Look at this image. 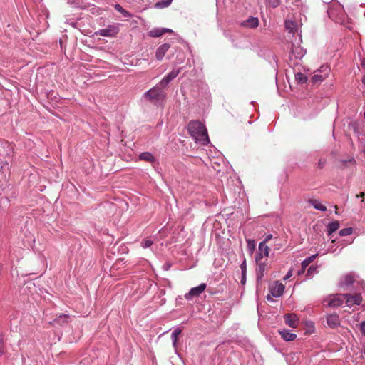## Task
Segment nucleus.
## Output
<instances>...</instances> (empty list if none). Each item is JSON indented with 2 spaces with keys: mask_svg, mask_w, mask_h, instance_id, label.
<instances>
[{
  "mask_svg": "<svg viewBox=\"0 0 365 365\" xmlns=\"http://www.w3.org/2000/svg\"><path fill=\"white\" fill-rule=\"evenodd\" d=\"M187 129L189 133L197 141H202L203 144H207L210 141L207 129L201 121H190L187 125Z\"/></svg>",
  "mask_w": 365,
  "mask_h": 365,
  "instance_id": "obj_1",
  "label": "nucleus"
},
{
  "mask_svg": "<svg viewBox=\"0 0 365 365\" xmlns=\"http://www.w3.org/2000/svg\"><path fill=\"white\" fill-rule=\"evenodd\" d=\"M145 96L150 101H158L165 98V94L163 90H161L160 86H159V84L158 86L148 90V91L145 93Z\"/></svg>",
  "mask_w": 365,
  "mask_h": 365,
  "instance_id": "obj_2",
  "label": "nucleus"
},
{
  "mask_svg": "<svg viewBox=\"0 0 365 365\" xmlns=\"http://www.w3.org/2000/svg\"><path fill=\"white\" fill-rule=\"evenodd\" d=\"M345 294H336L329 297L325 301L327 302V305L329 307H339L345 302Z\"/></svg>",
  "mask_w": 365,
  "mask_h": 365,
  "instance_id": "obj_3",
  "label": "nucleus"
},
{
  "mask_svg": "<svg viewBox=\"0 0 365 365\" xmlns=\"http://www.w3.org/2000/svg\"><path fill=\"white\" fill-rule=\"evenodd\" d=\"M285 289L284 285L279 281H275L269 287V292L273 297H280Z\"/></svg>",
  "mask_w": 365,
  "mask_h": 365,
  "instance_id": "obj_4",
  "label": "nucleus"
},
{
  "mask_svg": "<svg viewBox=\"0 0 365 365\" xmlns=\"http://www.w3.org/2000/svg\"><path fill=\"white\" fill-rule=\"evenodd\" d=\"M205 289V283H201L196 287L191 288L189 292L185 294V298L187 299V300H191V299L193 297H196V296L200 295V294L202 293Z\"/></svg>",
  "mask_w": 365,
  "mask_h": 365,
  "instance_id": "obj_5",
  "label": "nucleus"
},
{
  "mask_svg": "<svg viewBox=\"0 0 365 365\" xmlns=\"http://www.w3.org/2000/svg\"><path fill=\"white\" fill-rule=\"evenodd\" d=\"M346 299H345V303L346 305L351 306L355 305H359L360 303L362 302V297L359 293H354V294H345Z\"/></svg>",
  "mask_w": 365,
  "mask_h": 365,
  "instance_id": "obj_6",
  "label": "nucleus"
},
{
  "mask_svg": "<svg viewBox=\"0 0 365 365\" xmlns=\"http://www.w3.org/2000/svg\"><path fill=\"white\" fill-rule=\"evenodd\" d=\"M14 152V147L9 141L0 140V155L9 156Z\"/></svg>",
  "mask_w": 365,
  "mask_h": 365,
  "instance_id": "obj_7",
  "label": "nucleus"
},
{
  "mask_svg": "<svg viewBox=\"0 0 365 365\" xmlns=\"http://www.w3.org/2000/svg\"><path fill=\"white\" fill-rule=\"evenodd\" d=\"M118 31L119 30L117 26H108L107 28L101 29V30L96 31V34L101 36H115L118 33Z\"/></svg>",
  "mask_w": 365,
  "mask_h": 365,
  "instance_id": "obj_8",
  "label": "nucleus"
},
{
  "mask_svg": "<svg viewBox=\"0 0 365 365\" xmlns=\"http://www.w3.org/2000/svg\"><path fill=\"white\" fill-rule=\"evenodd\" d=\"M286 324L290 327H297L299 323V319L295 314H288L284 315Z\"/></svg>",
  "mask_w": 365,
  "mask_h": 365,
  "instance_id": "obj_9",
  "label": "nucleus"
},
{
  "mask_svg": "<svg viewBox=\"0 0 365 365\" xmlns=\"http://www.w3.org/2000/svg\"><path fill=\"white\" fill-rule=\"evenodd\" d=\"M240 24L242 26L249 27L250 29H256V27H257L259 24V21L258 18H255V16H250L249 19L242 21Z\"/></svg>",
  "mask_w": 365,
  "mask_h": 365,
  "instance_id": "obj_10",
  "label": "nucleus"
},
{
  "mask_svg": "<svg viewBox=\"0 0 365 365\" xmlns=\"http://www.w3.org/2000/svg\"><path fill=\"white\" fill-rule=\"evenodd\" d=\"M327 324L331 327L335 328L337 327L340 324V317L336 314H329L327 317Z\"/></svg>",
  "mask_w": 365,
  "mask_h": 365,
  "instance_id": "obj_11",
  "label": "nucleus"
},
{
  "mask_svg": "<svg viewBox=\"0 0 365 365\" xmlns=\"http://www.w3.org/2000/svg\"><path fill=\"white\" fill-rule=\"evenodd\" d=\"M169 48V43H163V45L160 46L155 51V58L158 59V61H161L163 56H165L166 52L168 51Z\"/></svg>",
  "mask_w": 365,
  "mask_h": 365,
  "instance_id": "obj_12",
  "label": "nucleus"
},
{
  "mask_svg": "<svg viewBox=\"0 0 365 365\" xmlns=\"http://www.w3.org/2000/svg\"><path fill=\"white\" fill-rule=\"evenodd\" d=\"M279 333L280 334L281 336L287 341H289V340L295 339L297 336L295 334H293V332L291 331H288V329H280Z\"/></svg>",
  "mask_w": 365,
  "mask_h": 365,
  "instance_id": "obj_13",
  "label": "nucleus"
},
{
  "mask_svg": "<svg viewBox=\"0 0 365 365\" xmlns=\"http://www.w3.org/2000/svg\"><path fill=\"white\" fill-rule=\"evenodd\" d=\"M340 227V222L339 221H334L329 222L327 226V234L331 236L333 232H336Z\"/></svg>",
  "mask_w": 365,
  "mask_h": 365,
  "instance_id": "obj_14",
  "label": "nucleus"
},
{
  "mask_svg": "<svg viewBox=\"0 0 365 365\" xmlns=\"http://www.w3.org/2000/svg\"><path fill=\"white\" fill-rule=\"evenodd\" d=\"M308 202H309L310 205H313V207H315L316 210H322V212H325V210H327L326 205L321 204V202L318 201V200L310 199L308 200Z\"/></svg>",
  "mask_w": 365,
  "mask_h": 365,
  "instance_id": "obj_15",
  "label": "nucleus"
},
{
  "mask_svg": "<svg viewBox=\"0 0 365 365\" xmlns=\"http://www.w3.org/2000/svg\"><path fill=\"white\" fill-rule=\"evenodd\" d=\"M285 29L287 31H289V32H294L297 31V24L295 23V21H290V19H288L287 21H285Z\"/></svg>",
  "mask_w": 365,
  "mask_h": 365,
  "instance_id": "obj_16",
  "label": "nucleus"
},
{
  "mask_svg": "<svg viewBox=\"0 0 365 365\" xmlns=\"http://www.w3.org/2000/svg\"><path fill=\"white\" fill-rule=\"evenodd\" d=\"M269 250H270L269 247L267 245V243L264 241V240L259 243V250L262 252V257L263 256H266V257L269 256Z\"/></svg>",
  "mask_w": 365,
  "mask_h": 365,
  "instance_id": "obj_17",
  "label": "nucleus"
},
{
  "mask_svg": "<svg viewBox=\"0 0 365 365\" xmlns=\"http://www.w3.org/2000/svg\"><path fill=\"white\" fill-rule=\"evenodd\" d=\"M317 256V254H314V255H311L308 257V258L304 259V260L302 262L301 264L302 266V272H305L307 267H308L309 264L315 259Z\"/></svg>",
  "mask_w": 365,
  "mask_h": 365,
  "instance_id": "obj_18",
  "label": "nucleus"
},
{
  "mask_svg": "<svg viewBox=\"0 0 365 365\" xmlns=\"http://www.w3.org/2000/svg\"><path fill=\"white\" fill-rule=\"evenodd\" d=\"M139 158L141 160L153 162L155 161V156L150 153H142L139 155Z\"/></svg>",
  "mask_w": 365,
  "mask_h": 365,
  "instance_id": "obj_19",
  "label": "nucleus"
},
{
  "mask_svg": "<svg viewBox=\"0 0 365 365\" xmlns=\"http://www.w3.org/2000/svg\"><path fill=\"white\" fill-rule=\"evenodd\" d=\"M264 270H265V264L264 263H259L257 264V280H261V279L264 276Z\"/></svg>",
  "mask_w": 365,
  "mask_h": 365,
  "instance_id": "obj_20",
  "label": "nucleus"
},
{
  "mask_svg": "<svg viewBox=\"0 0 365 365\" xmlns=\"http://www.w3.org/2000/svg\"><path fill=\"white\" fill-rule=\"evenodd\" d=\"M68 318H69V315L61 314V315H59L58 317H56V319H55L53 320V322L56 323L57 324H59V325H63L64 323L68 322Z\"/></svg>",
  "mask_w": 365,
  "mask_h": 365,
  "instance_id": "obj_21",
  "label": "nucleus"
},
{
  "mask_svg": "<svg viewBox=\"0 0 365 365\" xmlns=\"http://www.w3.org/2000/svg\"><path fill=\"white\" fill-rule=\"evenodd\" d=\"M355 279L353 275L351 274H348L345 276L344 281L342 282V285L344 286H349L351 285V284H354Z\"/></svg>",
  "mask_w": 365,
  "mask_h": 365,
  "instance_id": "obj_22",
  "label": "nucleus"
},
{
  "mask_svg": "<svg viewBox=\"0 0 365 365\" xmlns=\"http://www.w3.org/2000/svg\"><path fill=\"white\" fill-rule=\"evenodd\" d=\"M181 332H182V331L180 329H174V331L172 332L171 338L173 339V344L174 346H176L177 341H178V337L179 334H181Z\"/></svg>",
  "mask_w": 365,
  "mask_h": 365,
  "instance_id": "obj_23",
  "label": "nucleus"
},
{
  "mask_svg": "<svg viewBox=\"0 0 365 365\" xmlns=\"http://www.w3.org/2000/svg\"><path fill=\"white\" fill-rule=\"evenodd\" d=\"M165 31L164 29H154V30L150 31L149 35L150 36H161L163 34H165Z\"/></svg>",
  "mask_w": 365,
  "mask_h": 365,
  "instance_id": "obj_24",
  "label": "nucleus"
},
{
  "mask_svg": "<svg viewBox=\"0 0 365 365\" xmlns=\"http://www.w3.org/2000/svg\"><path fill=\"white\" fill-rule=\"evenodd\" d=\"M115 9L117 10V11L120 12V14H122L124 16H132V14H130L129 11H126V9H123V6H120V4H115Z\"/></svg>",
  "mask_w": 365,
  "mask_h": 365,
  "instance_id": "obj_25",
  "label": "nucleus"
},
{
  "mask_svg": "<svg viewBox=\"0 0 365 365\" xmlns=\"http://www.w3.org/2000/svg\"><path fill=\"white\" fill-rule=\"evenodd\" d=\"M173 0H161L160 1L156 2L155 7L157 8H164L168 6L171 4Z\"/></svg>",
  "mask_w": 365,
  "mask_h": 365,
  "instance_id": "obj_26",
  "label": "nucleus"
},
{
  "mask_svg": "<svg viewBox=\"0 0 365 365\" xmlns=\"http://www.w3.org/2000/svg\"><path fill=\"white\" fill-rule=\"evenodd\" d=\"M326 78V75H321V74H314L312 78V81L313 83H319L322 82L323 80Z\"/></svg>",
  "mask_w": 365,
  "mask_h": 365,
  "instance_id": "obj_27",
  "label": "nucleus"
},
{
  "mask_svg": "<svg viewBox=\"0 0 365 365\" xmlns=\"http://www.w3.org/2000/svg\"><path fill=\"white\" fill-rule=\"evenodd\" d=\"M179 73H180V70H173V71H171V72H170L168 74V82L170 83V81H172V80H173V78H176V76H178Z\"/></svg>",
  "mask_w": 365,
  "mask_h": 365,
  "instance_id": "obj_28",
  "label": "nucleus"
},
{
  "mask_svg": "<svg viewBox=\"0 0 365 365\" xmlns=\"http://www.w3.org/2000/svg\"><path fill=\"white\" fill-rule=\"evenodd\" d=\"M295 78L299 83H306L307 81V76L302 74V73H297V74L295 75Z\"/></svg>",
  "mask_w": 365,
  "mask_h": 365,
  "instance_id": "obj_29",
  "label": "nucleus"
},
{
  "mask_svg": "<svg viewBox=\"0 0 365 365\" xmlns=\"http://www.w3.org/2000/svg\"><path fill=\"white\" fill-rule=\"evenodd\" d=\"M153 243V240H151L150 238H146V239L143 240V241L141 242V246L143 247H149L152 246Z\"/></svg>",
  "mask_w": 365,
  "mask_h": 365,
  "instance_id": "obj_30",
  "label": "nucleus"
},
{
  "mask_svg": "<svg viewBox=\"0 0 365 365\" xmlns=\"http://www.w3.org/2000/svg\"><path fill=\"white\" fill-rule=\"evenodd\" d=\"M353 232L352 228H344L341 229L339 231V235L341 236H349V235H351Z\"/></svg>",
  "mask_w": 365,
  "mask_h": 365,
  "instance_id": "obj_31",
  "label": "nucleus"
},
{
  "mask_svg": "<svg viewBox=\"0 0 365 365\" xmlns=\"http://www.w3.org/2000/svg\"><path fill=\"white\" fill-rule=\"evenodd\" d=\"M168 83H169V82H168V75H167L164 78H163L161 81L159 83V86H160L161 90L163 88H166L168 86Z\"/></svg>",
  "mask_w": 365,
  "mask_h": 365,
  "instance_id": "obj_32",
  "label": "nucleus"
},
{
  "mask_svg": "<svg viewBox=\"0 0 365 365\" xmlns=\"http://www.w3.org/2000/svg\"><path fill=\"white\" fill-rule=\"evenodd\" d=\"M8 168H9L8 163H4L3 165H0V174L2 178H4V176L6 175L5 170H6V169H8Z\"/></svg>",
  "mask_w": 365,
  "mask_h": 365,
  "instance_id": "obj_33",
  "label": "nucleus"
},
{
  "mask_svg": "<svg viewBox=\"0 0 365 365\" xmlns=\"http://www.w3.org/2000/svg\"><path fill=\"white\" fill-rule=\"evenodd\" d=\"M268 4H269L270 6L272 7H277L278 6L279 4V0H266Z\"/></svg>",
  "mask_w": 365,
  "mask_h": 365,
  "instance_id": "obj_34",
  "label": "nucleus"
},
{
  "mask_svg": "<svg viewBox=\"0 0 365 365\" xmlns=\"http://www.w3.org/2000/svg\"><path fill=\"white\" fill-rule=\"evenodd\" d=\"M240 268L242 270V274H246V272H247L246 260H244L242 262V263L240 264Z\"/></svg>",
  "mask_w": 365,
  "mask_h": 365,
  "instance_id": "obj_35",
  "label": "nucleus"
},
{
  "mask_svg": "<svg viewBox=\"0 0 365 365\" xmlns=\"http://www.w3.org/2000/svg\"><path fill=\"white\" fill-rule=\"evenodd\" d=\"M262 257H263L262 253L261 252V251L259 250L258 253L256 255V262H257V264L259 263H262L261 259H262Z\"/></svg>",
  "mask_w": 365,
  "mask_h": 365,
  "instance_id": "obj_36",
  "label": "nucleus"
},
{
  "mask_svg": "<svg viewBox=\"0 0 365 365\" xmlns=\"http://www.w3.org/2000/svg\"><path fill=\"white\" fill-rule=\"evenodd\" d=\"M247 242L248 244V247L252 249V250H254L255 249V241L254 240H247Z\"/></svg>",
  "mask_w": 365,
  "mask_h": 365,
  "instance_id": "obj_37",
  "label": "nucleus"
},
{
  "mask_svg": "<svg viewBox=\"0 0 365 365\" xmlns=\"http://www.w3.org/2000/svg\"><path fill=\"white\" fill-rule=\"evenodd\" d=\"M359 330L361 332L362 334L365 336V320H364L360 326H359Z\"/></svg>",
  "mask_w": 365,
  "mask_h": 365,
  "instance_id": "obj_38",
  "label": "nucleus"
},
{
  "mask_svg": "<svg viewBox=\"0 0 365 365\" xmlns=\"http://www.w3.org/2000/svg\"><path fill=\"white\" fill-rule=\"evenodd\" d=\"M325 165H326V160H322V158H321L318 161V167H319V168H324Z\"/></svg>",
  "mask_w": 365,
  "mask_h": 365,
  "instance_id": "obj_39",
  "label": "nucleus"
},
{
  "mask_svg": "<svg viewBox=\"0 0 365 365\" xmlns=\"http://www.w3.org/2000/svg\"><path fill=\"white\" fill-rule=\"evenodd\" d=\"M292 276V270H289L288 272V273L286 274L284 278V280H287V279H289L290 278V277Z\"/></svg>",
  "mask_w": 365,
  "mask_h": 365,
  "instance_id": "obj_40",
  "label": "nucleus"
},
{
  "mask_svg": "<svg viewBox=\"0 0 365 365\" xmlns=\"http://www.w3.org/2000/svg\"><path fill=\"white\" fill-rule=\"evenodd\" d=\"M272 237V234H269V235H267L265 237L264 242H269V240H271Z\"/></svg>",
  "mask_w": 365,
  "mask_h": 365,
  "instance_id": "obj_41",
  "label": "nucleus"
},
{
  "mask_svg": "<svg viewBox=\"0 0 365 365\" xmlns=\"http://www.w3.org/2000/svg\"><path fill=\"white\" fill-rule=\"evenodd\" d=\"M241 283L242 284L246 283V275H242Z\"/></svg>",
  "mask_w": 365,
  "mask_h": 365,
  "instance_id": "obj_42",
  "label": "nucleus"
},
{
  "mask_svg": "<svg viewBox=\"0 0 365 365\" xmlns=\"http://www.w3.org/2000/svg\"><path fill=\"white\" fill-rule=\"evenodd\" d=\"M4 346H1V344H0V356H1V355L4 354Z\"/></svg>",
  "mask_w": 365,
  "mask_h": 365,
  "instance_id": "obj_43",
  "label": "nucleus"
},
{
  "mask_svg": "<svg viewBox=\"0 0 365 365\" xmlns=\"http://www.w3.org/2000/svg\"><path fill=\"white\" fill-rule=\"evenodd\" d=\"M365 195V192H360L359 195H356V197H364Z\"/></svg>",
  "mask_w": 365,
  "mask_h": 365,
  "instance_id": "obj_44",
  "label": "nucleus"
},
{
  "mask_svg": "<svg viewBox=\"0 0 365 365\" xmlns=\"http://www.w3.org/2000/svg\"><path fill=\"white\" fill-rule=\"evenodd\" d=\"M165 32H172V30H169V29H164Z\"/></svg>",
  "mask_w": 365,
  "mask_h": 365,
  "instance_id": "obj_45",
  "label": "nucleus"
},
{
  "mask_svg": "<svg viewBox=\"0 0 365 365\" xmlns=\"http://www.w3.org/2000/svg\"><path fill=\"white\" fill-rule=\"evenodd\" d=\"M312 269H314L313 267H309V269H308V273H310V272H312Z\"/></svg>",
  "mask_w": 365,
  "mask_h": 365,
  "instance_id": "obj_46",
  "label": "nucleus"
},
{
  "mask_svg": "<svg viewBox=\"0 0 365 365\" xmlns=\"http://www.w3.org/2000/svg\"><path fill=\"white\" fill-rule=\"evenodd\" d=\"M312 269H314L313 267H309V269H308V273H310V272H312Z\"/></svg>",
  "mask_w": 365,
  "mask_h": 365,
  "instance_id": "obj_47",
  "label": "nucleus"
},
{
  "mask_svg": "<svg viewBox=\"0 0 365 365\" xmlns=\"http://www.w3.org/2000/svg\"><path fill=\"white\" fill-rule=\"evenodd\" d=\"M362 81L365 85V75H364V76H363Z\"/></svg>",
  "mask_w": 365,
  "mask_h": 365,
  "instance_id": "obj_48",
  "label": "nucleus"
},
{
  "mask_svg": "<svg viewBox=\"0 0 365 365\" xmlns=\"http://www.w3.org/2000/svg\"><path fill=\"white\" fill-rule=\"evenodd\" d=\"M0 344L4 346V344H3V339H0Z\"/></svg>",
  "mask_w": 365,
  "mask_h": 365,
  "instance_id": "obj_49",
  "label": "nucleus"
},
{
  "mask_svg": "<svg viewBox=\"0 0 365 365\" xmlns=\"http://www.w3.org/2000/svg\"><path fill=\"white\" fill-rule=\"evenodd\" d=\"M302 273H303V272H302V269H301L300 271H299V272H298V274H302Z\"/></svg>",
  "mask_w": 365,
  "mask_h": 365,
  "instance_id": "obj_50",
  "label": "nucleus"
},
{
  "mask_svg": "<svg viewBox=\"0 0 365 365\" xmlns=\"http://www.w3.org/2000/svg\"><path fill=\"white\" fill-rule=\"evenodd\" d=\"M362 65H363V66H365V58H364V61H363V62H362Z\"/></svg>",
  "mask_w": 365,
  "mask_h": 365,
  "instance_id": "obj_51",
  "label": "nucleus"
},
{
  "mask_svg": "<svg viewBox=\"0 0 365 365\" xmlns=\"http://www.w3.org/2000/svg\"><path fill=\"white\" fill-rule=\"evenodd\" d=\"M267 299H268V300H269V299H271L270 295H268V296H267Z\"/></svg>",
  "mask_w": 365,
  "mask_h": 365,
  "instance_id": "obj_52",
  "label": "nucleus"
},
{
  "mask_svg": "<svg viewBox=\"0 0 365 365\" xmlns=\"http://www.w3.org/2000/svg\"><path fill=\"white\" fill-rule=\"evenodd\" d=\"M364 118H365V113H364Z\"/></svg>",
  "mask_w": 365,
  "mask_h": 365,
  "instance_id": "obj_53",
  "label": "nucleus"
},
{
  "mask_svg": "<svg viewBox=\"0 0 365 365\" xmlns=\"http://www.w3.org/2000/svg\"><path fill=\"white\" fill-rule=\"evenodd\" d=\"M364 354H365V349H364Z\"/></svg>",
  "mask_w": 365,
  "mask_h": 365,
  "instance_id": "obj_54",
  "label": "nucleus"
}]
</instances>
